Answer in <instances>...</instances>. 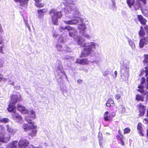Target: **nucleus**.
<instances>
[{
  "label": "nucleus",
  "mask_w": 148,
  "mask_h": 148,
  "mask_svg": "<svg viewBox=\"0 0 148 148\" xmlns=\"http://www.w3.org/2000/svg\"><path fill=\"white\" fill-rule=\"evenodd\" d=\"M49 13L51 14V19L53 24L54 25H58V19L61 18L62 16L61 12H57L55 9H52L49 11Z\"/></svg>",
  "instance_id": "nucleus-1"
},
{
  "label": "nucleus",
  "mask_w": 148,
  "mask_h": 148,
  "mask_svg": "<svg viewBox=\"0 0 148 148\" xmlns=\"http://www.w3.org/2000/svg\"><path fill=\"white\" fill-rule=\"evenodd\" d=\"M95 49V45L94 42H92L88 46H87L84 49L83 51L82 52L79 56L80 58L84 57L89 55L91 53L93 49Z\"/></svg>",
  "instance_id": "nucleus-2"
},
{
  "label": "nucleus",
  "mask_w": 148,
  "mask_h": 148,
  "mask_svg": "<svg viewBox=\"0 0 148 148\" xmlns=\"http://www.w3.org/2000/svg\"><path fill=\"white\" fill-rule=\"evenodd\" d=\"M27 121L28 123L32 124V125H29L27 123L24 124L23 126V129L24 131L27 132L30 129H33L37 127L36 126H35L34 125V123L32 122L31 120H27Z\"/></svg>",
  "instance_id": "nucleus-3"
},
{
  "label": "nucleus",
  "mask_w": 148,
  "mask_h": 148,
  "mask_svg": "<svg viewBox=\"0 0 148 148\" xmlns=\"http://www.w3.org/2000/svg\"><path fill=\"white\" fill-rule=\"evenodd\" d=\"M116 115V113L114 112L109 114L108 111L106 112L103 114V119L105 121H112V119Z\"/></svg>",
  "instance_id": "nucleus-4"
},
{
  "label": "nucleus",
  "mask_w": 148,
  "mask_h": 148,
  "mask_svg": "<svg viewBox=\"0 0 148 148\" xmlns=\"http://www.w3.org/2000/svg\"><path fill=\"white\" fill-rule=\"evenodd\" d=\"M136 107L139 112V116H143L145 113L146 106L142 105V103H140L137 105Z\"/></svg>",
  "instance_id": "nucleus-5"
},
{
  "label": "nucleus",
  "mask_w": 148,
  "mask_h": 148,
  "mask_svg": "<svg viewBox=\"0 0 148 148\" xmlns=\"http://www.w3.org/2000/svg\"><path fill=\"white\" fill-rule=\"evenodd\" d=\"M29 144V142L27 140L22 138L18 142V146L20 148H26Z\"/></svg>",
  "instance_id": "nucleus-6"
},
{
  "label": "nucleus",
  "mask_w": 148,
  "mask_h": 148,
  "mask_svg": "<svg viewBox=\"0 0 148 148\" xmlns=\"http://www.w3.org/2000/svg\"><path fill=\"white\" fill-rule=\"evenodd\" d=\"M11 99L10 102L16 104L18 101H20L21 100V96L20 95H11L10 96Z\"/></svg>",
  "instance_id": "nucleus-7"
},
{
  "label": "nucleus",
  "mask_w": 148,
  "mask_h": 148,
  "mask_svg": "<svg viewBox=\"0 0 148 148\" xmlns=\"http://www.w3.org/2000/svg\"><path fill=\"white\" fill-rule=\"evenodd\" d=\"M143 125L141 123H139L137 126V130L138 133L140 136H144V131L142 127Z\"/></svg>",
  "instance_id": "nucleus-8"
},
{
  "label": "nucleus",
  "mask_w": 148,
  "mask_h": 148,
  "mask_svg": "<svg viewBox=\"0 0 148 148\" xmlns=\"http://www.w3.org/2000/svg\"><path fill=\"white\" fill-rule=\"evenodd\" d=\"M75 62L82 65H88L89 64V61L87 58H77L76 59Z\"/></svg>",
  "instance_id": "nucleus-9"
},
{
  "label": "nucleus",
  "mask_w": 148,
  "mask_h": 148,
  "mask_svg": "<svg viewBox=\"0 0 148 148\" xmlns=\"http://www.w3.org/2000/svg\"><path fill=\"white\" fill-rule=\"evenodd\" d=\"M148 42V37H143L140 40L139 46L140 48L143 47L145 45L147 44Z\"/></svg>",
  "instance_id": "nucleus-10"
},
{
  "label": "nucleus",
  "mask_w": 148,
  "mask_h": 148,
  "mask_svg": "<svg viewBox=\"0 0 148 148\" xmlns=\"http://www.w3.org/2000/svg\"><path fill=\"white\" fill-rule=\"evenodd\" d=\"M16 108L15 104H14L13 103L10 102L7 108V110L9 112L13 113L16 112Z\"/></svg>",
  "instance_id": "nucleus-11"
},
{
  "label": "nucleus",
  "mask_w": 148,
  "mask_h": 148,
  "mask_svg": "<svg viewBox=\"0 0 148 148\" xmlns=\"http://www.w3.org/2000/svg\"><path fill=\"white\" fill-rule=\"evenodd\" d=\"M16 2H19L20 3L19 8L21 9L24 7H26L28 3V0H14Z\"/></svg>",
  "instance_id": "nucleus-12"
},
{
  "label": "nucleus",
  "mask_w": 148,
  "mask_h": 148,
  "mask_svg": "<svg viewBox=\"0 0 148 148\" xmlns=\"http://www.w3.org/2000/svg\"><path fill=\"white\" fill-rule=\"evenodd\" d=\"M3 133L0 134V142L6 143L9 141L10 139V136L7 137Z\"/></svg>",
  "instance_id": "nucleus-13"
},
{
  "label": "nucleus",
  "mask_w": 148,
  "mask_h": 148,
  "mask_svg": "<svg viewBox=\"0 0 148 148\" xmlns=\"http://www.w3.org/2000/svg\"><path fill=\"white\" fill-rule=\"evenodd\" d=\"M17 109L18 110L23 114H27L28 112V110L24 106L18 104L17 105Z\"/></svg>",
  "instance_id": "nucleus-14"
},
{
  "label": "nucleus",
  "mask_w": 148,
  "mask_h": 148,
  "mask_svg": "<svg viewBox=\"0 0 148 148\" xmlns=\"http://www.w3.org/2000/svg\"><path fill=\"white\" fill-rule=\"evenodd\" d=\"M116 137L118 141H120V144L124 146L125 145L124 142V137L123 135H117L116 136Z\"/></svg>",
  "instance_id": "nucleus-15"
},
{
  "label": "nucleus",
  "mask_w": 148,
  "mask_h": 148,
  "mask_svg": "<svg viewBox=\"0 0 148 148\" xmlns=\"http://www.w3.org/2000/svg\"><path fill=\"white\" fill-rule=\"evenodd\" d=\"M137 18L140 23L143 25H145L147 22V21L141 15H137Z\"/></svg>",
  "instance_id": "nucleus-16"
},
{
  "label": "nucleus",
  "mask_w": 148,
  "mask_h": 148,
  "mask_svg": "<svg viewBox=\"0 0 148 148\" xmlns=\"http://www.w3.org/2000/svg\"><path fill=\"white\" fill-rule=\"evenodd\" d=\"M12 117L14 120H18V121H21L22 120L21 116L16 112L13 113V114H12Z\"/></svg>",
  "instance_id": "nucleus-17"
},
{
  "label": "nucleus",
  "mask_w": 148,
  "mask_h": 148,
  "mask_svg": "<svg viewBox=\"0 0 148 148\" xmlns=\"http://www.w3.org/2000/svg\"><path fill=\"white\" fill-rule=\"evenodd\" d=\"M106 105L108 107H111L114 106L115 105L113 100L111 98L108 99Z\"/></svg>",
  "instance_id": "nucleus-18"
},
{
  "label": "nucleus",
  "mask_w": 148,
  "mask_h": 148,
  "mask_svg": "<svg viewBox=\"0 0 148 148\" xmlns=\"http://www.w3.org/2000/svg\"><path fill=\"white\" fill-rule=\"evenodd\" d=\"M47 11L48 10L47 8H43L40 10H37L38 12L40 17L43 16L46 13Z\"/></svg>",
  "instance_id": "nucleus-19"
},
{
  "label": "nucleus",
  "mask_w": 148,
  "mask_h": 148,
  "mask_svg": "<svg viewBox=\"0 0 148 148\" xmlns=\"http://www.w3.org/2000/svg\"><path fill=\"white\" fill-rule=\"evenodd\" d=\"M145 94V93H144L143 96L141 95H136L135 97L136 100L138 101H144V97Z\"/></svg>",
  "instance_id": "nucleus-20"
},
{
  "label": "nucleus",
  "mask_w": 148,
  "mask_h": 148,
  "mask_svg": "<svg viewBox=\"0 0 148 148\" xmlns=\"http://www.w3.org/2000/svg\"><path fill=\"white\" fill-rule=\"evenodd\" d=\"M18 142L16 140L10 143L8 146V148H16Z\"/></svg>",
  "instance_id": "nucleus-21"
},
{
  "label": "nucleus",
  "mask_w": 148,
  "mask_h": 148,
  "mask_svg": "<svg viewBox=\"0 0 148 148\" xmlns=\"http://www.w3.org/2000/svg\"><path fill=\"white\" fill-rule=\"evenodd\" d=\"M140 29L138 32L139 35L140 37H143L145 35V32L142 26H140Z\"/></svg>",
  "instance_id": "nucleus-22"
},
{
  "label": "nucleus",
  "mask_w": 148,
  "mask_h": 148,
  "mask_svg": "<svg viewBox=\"0 0 148 148\" xmlns=\"http://www.w3.org/2000/svg\"><path fill=\"white\" fill-rule=\"evenodd\" d=\"M126 2L129 7L131 8L135 2V0H126Z\"/></svg>",
  "instance_id": "nucleus-23"
},
{
  "label": "nucleus",
  "mask_w": 148,
  "mask_h": 148,
  "mask_svg": "<svg viewBox=\"0 0 148 148\" xmlns=\"http://www.w3.org/2000/svg\"><path fill=\"white\" fill-rule=\"evenodd\" d=\"M145 81V79L144 77H143L141 78V82L140 84L138 85V88H144V86L143 85V84L144 83Z\"/></svg>",
  "instance_id": "nucleus-24"
},
{
  "label": "nucleus",
  "mask_w": 148,
  "mask_h": 148,
  "mask_svg": "<svg viewBox=\"0 0 148 148\" xmlns=\"http://www.w3.org/2000/svg\"><path fill=\"white\" fill-rule=\"evenodd\" d=\"M37 132V130H36L33 129L31 132L28 133V135L32 137L35 136Z\"/></svg>",
  "instance_id": "nucleus-25"
},
{
  "label": "nucleus",
  "mask_w": 148,
  "mask_h": 148,
  "mask_svg": "<svg viewBox=\"0 0 148 148\" xmlns=\"http://www.w3.org/2000/svg\"><path fill=\"white\" fill-rule=\"evenodd\" d=\"M140 1H141L140 0H136L134 5L136 9H139L141 7V5L140 3Z\"/></svg>",
  "instance_id": "nucleus-26"
},
{
  "label": "nucleus",
  "mask_w": 148,
  "mask_h": 148,
  "mask_svg": "<svg viewBox=\"0 0 148 148\" xmlns=\"http://www.w3.org/2000/svg\"><path fill=\"white\" fill-rule=\"evenodd\" d=\"M6 127L7 128V131L10 133L12 134H14V130L12 128H11L10 127H9V126L8 125H6Z\"/></svg>",
  "instance_id": "nucleus-27"
},
{
  "label": "nucleus",
  "mask_w": 148,
  "mask_h": 148,
  "mask_svg": "<svg viewBox=\"0 0 148 148\" xmlns=\"http://www.w3.org/2000/svg\"><path fill=\"white\" fill-rule=\"evenodd\" d=\"M86 28V27L85 24L83 23L78 27V29H80L81 31L84 30Z\"/></svg>",
  "instance_id": "nucleus-28"
},
{
  "label": "nucleus",
  "mask_w": 148,
  "mask_h": 148,
  "mask_svg": "<svg viewBox=\"0 0 148 148\" xmlns=\"http://www.w3.org/2000/svg\"><path fill=\"white\" fill-rule=\"evenodd\" d=\"M9 122V119L7 118H4L0 119V122L7 123Z\"/></svg>",
  "instance_id": "nucleus-29"
},
{
  "label": "nucleus",
  "mask_w": 148,
  "mask_h": 148,
  "mask_svg": "<svg viewBox=\"0 0 148 148\" xmlns=\"http://www.w3.org/2000/svg\"><path fill=\"white\" fill-rule=\"evenodd\" d=\"M131 130L130 128L128 127L125 128L123 130V134H129L130 133Z\"/></svg>",
  "instance_id": "nucleus-30"
},
{
  "label": "nucleus",
  "mask_w": 148,
  "mask_h": 148,
  "mask_svg": "<svg viewBox=\"0 0 148 148\" xmlns=\"http://www.w3.org/2000/svg\"><path fill=\"white\" fill-rule=\"evenodd\" d=\"M30 117L33 119H34L36 118L35 112L33 110H31L30 111Z\"/></svg>",
  "instance_id": "nucleus-31"
},
{
  "label": "nucleus",
  "mask_w": 148,
  "mask_h": 148,
  "mask_svg": "<svg viewBox=\"0 0 148 148\" xmlns=\"http://www.w3.org/2000/svg\"><path fill=\"white\" fill-rule=\"evenodd\" d=\"M74 20H70L68 21H64V22L66 24H69V25H72V24H76V23H75L74 22Z\"/></svg>",
  "instance_id": "nucleus-32"
},
{
  "label": "nucleus",
  "mask_w": 148,
  "mask_h": 148,
  "mask_svg": "<svg viewBox=\"0 0 148 148\" xmlns=\"http://www.w3.org/2000/svg\"><path fill=\"white\" fill-rule=\"evenodd\" d=\"M144 59L143 61L144 64L148 63V54H145L144 56Z\"/></svg>",
  "instance_id": "nucleus-33"
},
{
  "label": "nucleus",
  "mask_w": 148,
  "mask_h": 148,
  "mask_svg": "<svg viewBox=\"0 0 148 148\" xmlns=\"http://www.w3.org/2000/svg\"><path fill=\"white\" fill-rule=\"evenodd\" d=\"M145 76L147 78L148 80V65L146 67H145Z\"/></svg>",
  "instance_id": "nucleus-34"
},
{
  "label": "nucleus",
  "mask_w": 148,
  "mask_h": 148,
  "mask_svg": "<svg viewBox=\"0 0 148 148\" xmlns=\"http://www.w3.org/2000/svg\"><path fill=\"white\" fill-rule=\"evenodd\" d=\"M35 5L38 8H42L44 6V4L41 3H35Z\"/></svg>",
  "instance_id": "nucleus-35"
},
{
  "label": "nucleus",
  "mask_w": 148,
  "mask_h": 148,
  "mask_svg": "<svg viewBox=\"0 0 148 148\" xmlns=\"http://www.w3.org/2000/svg\"><path fill=\"white\" fill-rule=\"evenodd\" d=\"M73 32H69V36L71 37H73L75 35V34L77 33L76 31L74 29V30H72Z\"/></svg>",
  "instance_id": "nucleus-36"
},
{
  "label": "nucleus",
  "mask_w": 148,
  "mask_h": 148,
  "mask_svg": "<svg viewBox=\"0 0 148 148\" xmlns=\"http://www.w3.org/2000/svg\"><path fill=\"white\" fill-rule=\"evenodd\" d=\"M66 29L67 30L69 31H72L75 29L73 27H72L70 26H66Z\"/></svg>",
  "instance_id": "nucleus-37"
},
{
  "label": "nucleus",
  "mask_w": 148,
  "mask_h": 148,
  "mask_svg": "<svg viewBox=\"0 0 148 148\" xmlns=\"http://www.w3.org/2000/svg\"><path fill=\"white\" fill-rule=\"evenodd\" d=\"M104 140H103V139H99V144L100 146V147L101 148L102 147H103V146L102 143L103 142Z\"/></svg>",
  "instance_id": "nucleus-38"
},
{
  "label": "nucleus",
  "mask_w": 148,
  "mask_h": 148,
  "mask_svg": "<svg viewBox=\"0 0 148 148\" xmlns=\"http://www.w3.org/2000/svg\"><path fill=\"white\" fill-rule=\"evenodd\" d=\"M139 89L137 90V91L141 93H143L145 92V91L143 89L144 88H138Z\"/></svg>",
  "instance_id": "nucleus-39"
},
{
  "label": "nucleus",
  "mask_w": 148,
  "mask_h": 148,
  "mask_svg": "<svg viewBox=\"0 0 148 148\" xmlns=\"http://www.w3.org/2000/svg\"><path fill=\"white\" fill-rule=\"evenodd\" d=\"M121 97V95L120 94H116L115 95V98L117 100H118L119 99H120V98Z\"/></svg>",
  "instance_id": "nucleus-40"
},
{
  "label": "nucleus",
  "mask_w": 148,
  "mask_h": 148,
  "mask_svg": "<svg viewBox=\"0 0 148 148\" xmlns=\"http://www.w3.org/2000/svg\"><path fill=\"white\" fill-rule=\"evenodd\" d=\"M98 137L99 140L100 139H103L102 134L101 132H99V133Z\"/></svg>",
  "instance_id": "nucleus-41"
},
{
  "label": "nucleus",
  "mask_w": 148,
  "mask_h": 148,
  "mask_svg": "<svg viewBox=\"0 0 148 148\" xmlns=\"http://www.w3.org/2000/svg\"><path fill=\"white\" fill-rule=\"evenodd\" d=\"M143 122L145 124H148V119L147 118H145L143 120Z\"/></svg>",
  "instance_id": "nucleus-42"
},
{
  "label": "nucleus",
  "mask_w": 148,
  "mask_h": 148,
  "mask_svg": "<svg viewBox=\"0 0 148 148\" xmlns=\"http://www.w3.org/2000/svg\"><path fill=\"white\" fill-rule=\"evenodd\" d=\"M77 43L78 45H82V41L79 38L77 41Z\"/></svg>",
  "instance_id": "nucleus-43"
},
{
  "label": "nucleus",
  "mask_w": 148,
  "mask_h": 148,
  "mask_svg": "<svg viewBox=\"0 0 148 148\" xmlns=\"http://www.w3.org/2000/svg\"><path fill=\"white\" fill-rule=\"evenodd\" d=\"M4 45H3L0 46V53H3V48L4 47Z\"/></svg>",
  "instance_id": "nucleus-44"
},
{
  "label": "nucleus",
  "mask_w": 148,
  "mask_h": 148,
  "mask_svg": "<svg viewBox=\"0 0 148 148\" xmlns=\"http://www.w3.org/2000/svg\"><path fill=\"white\" fill-rule=\"evenodd\" d=\"M144 72H145V71L143 69H142L140 71V73L139 74V75L140 76H142L143 75L144 73Z\"/></svg>",
  "instance_id": "nucleus-45"
},
{
  "label": "nucleus",
  "mask_w": 148,
  "mask_h": 148,
  "mask_svg": "<svg viewBox=\"0 0 148 148\" xmlns=\"http://www.w3.org/2000/svg\"><path fill=\"white\" fill-rule=\"evenodd\" d=\"M65 29H66V27H64L63 26H62V27H60V31H61V32L63 30H64Z\"/></svg>",
  "instance_id": "nucleus-46"
},
{
  "label": "nucleus",
  "mask_w": 148,
  "mask_h": 148,
  "mask_svg": "<svg viewBox=\"0 0 148 148\" xmlns=\"http://www.w3.org/2000/svg\"><path fill=\"white\" fill-rule=\"evenodd\" d=\"M3 79V76L2 74H0V82H1Z\"/></svg>",
  "instance_id": "nucleus-47"
},
{
  "label": "nucleus",
  "mask_w": 148,
  "mask_h": 148,
  "mask_svg": "<svg viewBox=\"0 0 148 148\" xmlns=\"http://www.w3.org/2000/svg\"><path fill=\"white\" fill-rule=\"evenodd\" d=\"M3 32V31L2 29L1 25L0 24V34H2Z\"/></svg>",
  "instance_id": "nucleus-48"
},
{
  "label": "nucleus",
  "mask_w": 148,
  "mask_h": 148,
  "mask_svg": "<svg viewBox=\"0 0 148 148\" xmlns=\"http://www.w3.org/2000/svg\"><path fill=\"white\" fill-rule=\"evenodd\" d=\"M82 80L81 79H79L77 80V82L79 84H81L82 82Z\"/></svg>",
  "instance_id": "nucleus-49"
},
{
  "label": "nucleus",
  "mask_w": 148,
  "mask_h": 148,
  "mask_svg": "<svg viewBox=\"0 0 148 148\" xmlns=\"http://www.w3.org/2000/svg\"><path fill=\"white\" fill-rule=\"evenodd\" d=\"M144 28L145 30L148 32V26L147 25L145 26L144 27Z\"/></svg>",
  "instance_id": "nucleus-50"
},
{
  "label": "nucleus",
  "mask_w": 148,
  "mask_h": 148,
  "mask_svg": "<svg viewBox=\"0 0 148 148\" xmlns=\"http://www.w3.org/2000/svg\"><path fill=\"white\" fill-rule=\"evenodd\" d=\"M145 5L146 4V0H140Z\"/></svg>",
  "instance_id": "nucleus-51"
},
{
  "label": "nucleus",
  "mask_w": 148,
  "mask_h": 148,
  "mask_svg": "<svg viewBox=\"0 0 148 148\" xmlns=\"http://www.w3.org/2000/svg\"><path fill=\"white\" fill-rule=\"evenodd\" d=\"M56 47H57L58 48H61L62 47V46L61 45H56Z\"/></svg>",
  "instance_id": "nucleus-52"
},
{
  "label": "nucleus",
  "mask_w": 148,
  "mask_h": 148,
  "mask_svg": "<svg viewBox=\"0 0 148 148\" xmlns=\"http://www.w3.org/2000/svg\"><path fill=\"white\" fill-rule=\"evenodd\" d=\"M85 37H86L87 38H90L88 34H86V35H85Z\"/></svg>",
  "instance_id": "nucleus-53"
},
{
  "label": "nucleus",
  "mask_w": 148,
  "mask_h": 148,
  "mask_svg": "<svg viewBox=\"0 0 148 148\" xmlns=\"http://www.w3.org/2000/svg\"><path fill=\"white\" fill-rule=\"evenodd\" d=\"M118 133L119 134V135H123L122 134V132L120 130H119Z\"/></svg>",
  "instance_id": "nucleus-54"
},
{
  "label": "nucleus",
  "mask_w": 148,
  "mask_h": 148,
  "mask_svg": "<svg viewBox=\"0 0 148 148\" xmlns=\"http://www.w3.org/2000/svg\"><path fill=\"white\" fill-rule=\"evenodd\" d=\"M41 0H34L35 3H38L39 2L41 1Z\"/></svg>",
  "instance_id": "nucleus-55"
},
{
  "label": "nucleus",
  "mask_w": 148,
  "mask_h": 148,
  "mask_svg": "<svg viewBox=\"0 0 148 148\" xmlns=\"http://www.w3.org/2000/svg\"><path fill=\"white\" fill-rule=\"evenodd\" d=\"M146 134H147V137L148 139V129H147L146 130Z\"/></svg>",
  "instance_id": "nucleus-56"
},
{
  "label": "nucleus",
  "mask_w": 148,
  "mask_h": 148,
  "mask_svg": "<svg viewBox=\"0 0 148 148\" xmlns=\"http://www.w3.org/2000/svg\"><path fill=\"white\" fill-rule=\"evenodd\" d=\"M146 81L147 82V86H146L147 88L148 89V80L147 79V78H146Z\"/></svg>",
  "instance_id": "nucleus-57"
},
{
  "label": "nucleus",
  "mask_w": 148,
  "mask_h": 148,
  "mask_svg": "<svg viewBox=\"0 0 148 148\" xmlns=\"http://www.w3.org/2000/svg\"><path fill=\"white\" fill-rule=\"evenodd\" d=\"M146 116L148 118V108L147 109V113H146Z\"/></svg>",
  "instance_id": "nucleus-58"
},
{
  "label": "nucleus",
  "mask_w": 148,
  "mask_h": 148,
  "mask_svg": "<svg viewBox=\"0 0 148 148\" xmlns=\"http://www.w3.org/2000/svg\"><path fill=\"white\" fill-rule=\"evenodd\" d=\"M3 40H0V45L2 44L3 43Z\"/></svg>",
  "instance_id": "nucleus-59"
},
{
  "label": "nucleus",
  "mask_w": 148,
  "mask_h": 148,
  "mask_svg": "<svg viewBox=\"0 0 148 148\" xmlns=\"http://www.w3.org/2000/svg\"><path fill=\"white\" fill-rule=\"evenodd\" d=\"M114 74L116 76V75H117V71H114Z\"/></svg>",
  "instance_id": "nucleus-60"
},
{
  "label": "nucleus",
  "mask_w": 148,
  "mask_h": 148,
  "mask_svg": "<svg viewBox=\"0 0 148 148\" xmlns=\"http://www.w3.org/2000/svg\"><path fill=\"white\" fill-rule=\"evenodd\" d=\"M27 27H28V29H29V30H30V26L28 25L27 24Z\"/></svg>",
  "instance_id": "nucleus-61"
},
{
  "label": "nucleus",
  "mask_w": 148,
  "mask_h": 148,
  "mask_svg": "<svg viewBox=\"0 0 148 148\" xmlns=\"http://www.w3.org/2000/svg\"><path fill=\"white\" fill-rule=\"evenodd\" d=\"M143 13L145 16H147V15H146V13H145L144 12H143Z\"/></svg>",
  "instance_id": "nucleus-62"
},
{
  "label": "nucleus",
  "mask_w": 148,
  "mask_h": 148,
  "mask_svg": "<svg viewBox=\"0 0 148 148\" xmlns=\"http://www.w3.org/2000/svg\"><path fill=\"white\" fill-rule=\"evenodd\" d=\"M32 148H39L38 147H32Z\"/></svg>",
  "instance_id": "nucleus-63"
},
{
  "label": "nucleus",
  "mask_w": 148,
  "mask_h": 148,
  "mask_svg": "<svg viewBox=\"0 0 148 148\" xmlns=\"http://www.w3.org/2000/svg\"><path fill=\"white\" fill-rule=\"evenodd\" d=\"M147 96H148V93H147Z\"/></svg>",
  "instance_id": "nucleus-64"
}]
</instances>
